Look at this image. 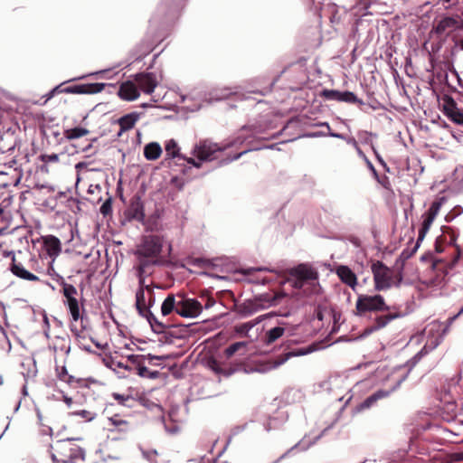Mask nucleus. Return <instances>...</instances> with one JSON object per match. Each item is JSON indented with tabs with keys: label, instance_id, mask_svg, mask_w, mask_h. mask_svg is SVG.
Here are the masks:
<instances>
[{
	"label": "nucleus",
	"instance_id": "f257e3e1",
	"mask_svg": "<svg viewBox=\"0 0 463 463\" xmlns=\"http://www.w3.org/2000/svg\"><path fill=\"white\" fill-rule=\"evenodd\" d=\"M82 291V288L78 290L76 287L62 282L63 304L71 317V330L78 335L89 328Z\"/></svg>",
	"mask_w": 463,
	"mask_h": 463
},
{
	"label": "nucleus",
	"instance_id": "f03ea898",
	"mask_svg": "<svg viewBox=\"0 0 463 463\" xmlns=\"http://www.w3.org/2000/svg\"><path fill=\"white\" fill-rule=\"evenodd\" d=\"M164 239L158 235H148L144 237L141 245L137 250L138 267L137 272L146 273L151 265H157L162 262L161 252L163 251Z\"/></svg>",
	"mask_w": 463,
	"mask_h": 463
},
{
	"label": "nucleus",
	"instance_id": "7ed1b4c3",
	"mask_svg": "<svg viewBox=\"0 0 463 463\" xmlns=\"http://www.w3.org/2000/svg\"><path fill=\"white\" fill-rule=\"evenodd\" d=\"M372 272L374 288L379 291L388 289L392 286H398L402 279L401 272L391 269L381 261L372 264Z\"/></svg>",
	"mask_w": 463,
	"mask_h": 463
},
{
	"label": "nucleus",
	"instance_id": "20e7f679",
	"mask_svg": "<svg viewBox=\"0 0 463 463\" xmlns=\"http://www.w3.org/2000/svg\"><path fill=\"white\" fill-rule=\"evenodd\" d=\"M139 287L136 292V307L141 316H145L146 310L150 309L156 303L153 287L146 284L145 273L137 272Z\"/></svg>",
	"mask_w": 463,
	"mask_h": 463
},
{
	"label": "nucleus",
	"instance_id": "39448f33",
	"mask_svg": "<svg viewBox=\"0 0 463 463\" xmlns=\"http://www.w3.org/2000/svg\"><path fill=\"white\" fill-rule=\"evenodd\" d=\"M389 310V306L386 305L384 298L381 295L361 294L357 297L355 314L358 316H363L368 312H383Z\"/></svg>",
	"mask_w": 463,
	"mask_h": 463
},
{
	"label": "nucleus",
	"instance_id": "423d86ee",
	"mask_svg": "<svg viewBox=\"0 0 463 463\" xmlns=\"http://www.w3.org/2000/svg\"><path fill=\"white\" fill-rule=\"evenodd\" d=\"M222 149L217 144L211 143L207 140L199 142L193 150V155L200 161L196 162L194 158H187L186 161L194 166L199 168L201 162L213 161L218 157V154Z\"/></svg>",
	"mask_w": 463,
	"mask_h": 463
},
{
	"label": "nucleus",
	"instance_id": "0eeeda50",
	"mask_svg": "<svg viewBox=\"0 0 463 463\" xmlns=\"http://www.w3.org/2000/svg\"><path fill=\"white\" fill-rule=\"evenodd\" d=\"M279 303V297L277 295L269 296V294H262L254 299H248L241 306V313L244 316H250L260 309H265Z\"/></svg>",
	"mask_w": 463,
	"mask_h": 463
},
{
	"label": "nucleus",
	"instance_id": "6e6552de",
	"mask_svg": "<svg viewBox=\"0 0 463 463\" xmlns=\"http://www.w3.org/2000/svg\"><path fill=\"white\" fill-rule=\"evenodd\" d=\"M42 258L45 260L49 268L47 272L51 276H55L56 271L53 267L56 256L58 255V239L52 235L43 236Z\"/></svg>",
	"mask_w": 463,
	"mask_h": 463
},
{
	"label": "nucleus",
	"instance_id": "1a4fd4ad",
	"mask_svg": "<svg viewBox=\"0 0 463 463\" xmlns=\"http://www.w3.org/2000/svg\"><path fill=\"white\" fill-rule=\"evenodd\" d=\"M60 443V453L61 454L60 461L62 463H78L84 460V451L80 446L72 443L70 439L61 440Z\"/></svg>",
	"mask_w": 463,
	"mask_h": 463
},
{
	"label": "nucleus",
	"instance_id": "9d476101",
	"mask_svg": "<svg viewBox=\"0 0 463 463\" xmlns=\"http://www.w3.org/2000/svg\"><path fill=\"white\" fill-rule=\"evenodd\" d=\"M441 202L440 201H435L433 202L428 211L422 215L423 221L421 223V227L419 230V235L418 240L415 245V248L413 251H416L417 248L419 247V244L420 241H423L426 234L428 233L430 228L431 227L434 220L436 219L437 215L439 214V212L441 208Z\"/></svg>",
	"mask_w": 463,
	"mask_h": 463
},
{
	"label": "nucleus",
	"instance_id": "9b49d317",
	"mask_svg": "<svg viewBox=\"0 0 463 463\" xmlns=\"http://www.w3.org/2000/svg\"><path fill=\"white\" fill-rule=\"evenodd\" d=\"M441 202L440 201H435L433 202L428 211L422 215L423 221L421 223V227L419 230V235L418 240L415 245V248L413 251H416L417 248L419 247V244L420 241H423L426 234L428 233L430 228L431 227L434 220L436 219L437 215L439 214V212L441 208Z\"/></svg>",
	"mask_w": 463,
	"mask_h": 463
},
{
	"label": "nucleus",
	"instance_id": "f8f14e48",
	"mask_svg": "<svg viewBox=\"0 0 463 463\" xmlns=\"http://www.w3.org/2000/svg\"><path fill=\"white\" fill-rule=\"evenodd\" d=\"M178 315L183 317H197L203 310L202 304L194 298L179 296Z\"/></svg>",
	"mask_w": 463,
	"mask_h": 463
},
{
	"label": "nucleus",
	"instance_id": "ddd939ff",
	"mask_svg": "<svg viewBox=\"0 0 463 463\" xmlns=\"http://www.w3.org/2000/svg\"><path fill=\"white\" fill-rule=\"evenodd\" d=\"M134 80L138 88L139 92L142 91L146 94L153 93L158 84L156 75L152 72H142L136 74Z\"/></svg>",
	"mask_w": 463,
	"mask_h": 463
},
{
	"label": "nucleus",
	"instance_id": "4468645a",
	"mask_svg": "<svg viewBox=\"0 0 463 463\" xmlns=\"http://www.w3.org/2000/svg\"><path fill=\"white\" fill-rule=\"evenodd\" d=\"M104 88L105 83L79 84L60 88V93L94 94L102 91Z\"/></svg>",
	"mask_w": 463,
	"mask_h": 463
},
{
	"label": "nucleus",
	"instance_id": "2eb2a0df",
	"mask_svg": "<svg viewBox=\"0 0 463 463\" xmlns=\"http://www.w3.org/2000/svg\"><path fill=\"white\" fill-rule=\"evenodd\" d=\"M324 97L329 100H335L345 103H359L363 101L359 99L354 92L351 91H339L336 90H326L323 92Z\"/></svg>",
	"mask_w": 463,
	"mask_h": 463
},
{
	"label": "nucleus",
	"instance_id": "dca6fc26",
	"mask_svg": "<svg viewBox=\"0 0 463 463\" xmlns=\"http://www.w3.org/2000/svg\"><path fill=\"white\" fill-rule=\"evenodd\" d=\"M461 21L454 17H443L433 27V31L439 35H447L459 28Z\"/></svg>",
	"mask_w": 463,
	"mask_h": 463
},
{
	"label": "nucleus",
	"instance_id": "f3484780",
	"mask_svg": "<svg viewBox=\"0 0 463 463\" xmlns=\"http://www.w3.org/2000/svg\"><path fill=\"white\" fill-rule=\"evenodd\" d=\"M60 380L66 383L72 388H90L91 384L98 383L92 379L75 378L74 376L68 374L64 366L61 368V372H60Z\"/></svg>",
	"mask_w": 463,
	"mask_h": 463
},
{
	"label": "nucleus",
	"instance_id": "a211bd4d",
	"mask_svg": "<svg viewBox=\"0 0 463 463\" xmlns=\"http://www.w3.org/2000/svg\"><path fill=\"white\" fill-rule=\"evenodd\" d=\"M38 189L40 195L43 197L47 196L51 194H52L44 199L43 198L42 204L49 210H54L58 205V196L57 194H55L54 187L47 184H41L39 185Z\"/></svg>",
	"mask_w": 463,
	"mask_h": 463
},
{
	"label": "nucleus",
	"instance_id": "6ab92c4d",
	"mask_svg": "<svg viewBox=\"0 0 463 463\" xmlns=\"http://www.w3.org/2000/svg\"><path fill=\"white\" fill-rule=\"evenodd\" d=\"M335 273L343 283L349 286L353 290H355L357 287V277L349 267L339 265L335 269Z\"/></svg>",
	"mask_w": 463,
	"mask_h": 463
},
{
	"label": "nucleus",
	"instance_id": "aec40b11",
	"mask_svg": "<svg viewBox=\"0 0 463 463\" xmlns=\"http://www.w3.org/2000/svg\"><path fill=\"white\" fill-rule=\"evenodd\" d=\"M443 107L444 112L448 118L458 125H463V111L457 108L453 99L447 98L444 99Z\"/></svg>",
	"mask_w": 463,
	"mask_h": 463
},
{
	"label": "nucleus",
	"instance_id": "412c9836",
	"mask_svg": "<svg viewBox=\"0 0 463 463\" xmlns=\"http://www.w3.org/2000/svg\"><path fill=\"white\" fill-rule=\"evenodd\" d=\"M140 95L135 80H127L121 83L118 90V96L125 100H135Z\"/></svg>",
	"mask_w": 463,
	"mask_h": 463
},
{
	"label": "nucleus",
	"instance_id": "4be33fe9",
	"mask_svg": "<svg viewBox=\"0 0 463 463\" xmlns=\"http://www.w3.org/2000/svg\"><path fill=\"white\" fill-rule=\"evenodd\" d=\"M108 420L111 426L110 432H128L132 429L131 423L118 414L109 417Z\"/></svg>",
	"mask_w": 463,
	"mask_h": 463
},
{
	"label": "nucleus",
	"instance_id": "5701e85b",
	"mask_svg": "<svg viewBox=\"0 0 463 463\" xmlns=\"http://www.w3.org/2000/svg\"><path fill=\"white\" fill-rule=\"evenodd\" d=\"M10 270L12 271V273L14 276H16L22 279L29 280V281L38 280L37 276H35L34 274H33L30 271H28L27 269H25L24 267L21 263L15 262L14 256H13V263L11 265Z\"/></svg>",
	"mask_w": 463,
	"mask_h": 463
},
{
	"label": "nucleus",
	"instance_id": "b1692460",
	"mask_svg": "<svg viewBox=\"0 0 463 463\" xmlns=\"http://www.w3.org/2000/svg\"><path fill=\"white\" fill-rule=\"evenodd\" d=\"M179 299H176L175 296L169 294L161 305V314L163 317L170 315L172 312L178 314Z\"/></svg>",
	"mask_w": 463,
	"mask_h": 463
},
{
	"label": "nucleus",
	"instance_id": "393cba45",
	"mask_svg": "<svg viewBox=\"0 0 463 463\" xmlns=\"http://www.w3.org/2000/svg\"><path fill=\"white\" fill-rule=\"evenodd\" d=\"M293 274L301 279L313 280L317 278V271L307 264H300L293 270Z\"/></svg>",
	"mask_w": 463,
	"mask_h": 463
},
{
	"label": "nucleus",
	"instance_id": "a878e982",
	"mask_svg": "<svg viewBox=\"0 0 463 463\" xmlns=\"http://www.w3.org/2000/svg\"><path fill=\"white\" fill-rule=\"evenodd\" d=\"M162 152V147L157 142H150L144 146V156L148 161L158 159Z\"/></svg>",
	"mask_w": 463,
	"mask_h": 463
},
{
	"label": "nucleus",
	"instance_id": "bb28decb",
	"mask_svg": "<svg viewBox=\"0 0 463 463\" xmlns=\"http://www.w3.org/2000/svg\"><path fill=\"white\" fill-rule=\"evenodd\" d=\"M312 351H313V349L311 347H307V348L301 347V348H298L296 350L290 351V352L285 354L281 358L276 360L274 362V364L272 367L276 368V367L281 365L282 364H284L288 359H289L291 357L305 355V354L311 353Z\"/></svg>",
	"mask_w": 463,
	"mask_h": 463
},
{
	"label": "nucleus",
	"instance_id": "cd10ccee",
	"mask_svg": "<svg viewBox=\"0 0 463 463\" xmlns=\"http://www.w3.org/2000/svg\"><path fill=\"white\" fill-rule=\"evenodd\" d=\"M137 119L138 115L137 113H130L121 117L118 119V125L120 127L121 132L133 128Z\"/></svg>",
	"mask_w": 463,
	"mask_h": 463
},
{
	"label": "nucleus",
	"instance_id": "c85d7f7f",
	"mask_svg": "<svg viewBox=\"0 0 463 463\" xmlns=\"http://www.w3.org/2000/svg\"><path fill=\"white\" fill-rule=\"evenodd\" d=\"M165 159L180 157V147L175 139H169L165 144Z\"/></svg>",
	"mask_w": 463,
	"mask_h": 463
},
{
	"label": "nucleus",
	"instance_id": "c756f323",
	"mask_svg": "<svg viewBox=\"0 0 463 463\" xmlns=\"http://www.w3.org/2000/svg\"><path fill=\"white\" fill-rule=\"evenodd\" d=\"M401 314L399 312L396 313H391L385 316H380L375 319V325L373 328L370 329L369 332H372L373 330H378L383 327H384L386 325H388L392 320L400 317Z\"/></svg>",
	"mask_w": 463,
	"mask_h": 463
},
{
	"label": "nucleus",
	"instance_id": "7c9ffc66",
	"mask_svg": "<svg viewBox=\"0 0 463 463\" xmlns=\"http://www.w3.org/2000/svg\"><path fill=\"white\" fill-rule=\"evenodd\" d=\"M265 316L258 317L256 319L235 326V332L241 335L246 336L249 331L257 324L263 320Z\"/></svg>",
	"mask_w": 463,
	"mask_h": 463
},
{
	"label": "nucleus",
	"instance_id": "2f4dec72",
	"mask_svg": "<svg viewBox=\"0 0 463 463\" xmlns=\"http://www.w3.org/2000/svg\"><path fill=\"white\" fill-rule=\"evenodd\" d=\"M285 333V327L279 326H275L266 333V343L271 344L281 337Z\"/></svg>",
	"mask_w": 463,
	"mask_h": 463
},
{
	"label": "nucleus",
	"instance_id": "473e14b6",
	"mask_svg": "<svg viewBox=\"0 0 463 463\" xmlns=\"http://www.w3.org/2000/svg\"><path fill=\"white\" fill-rule=\"evenodd\" d=\"M208 367L217 374H223L225 376H229L232 373V371L230 369H224L218 361L213 359L208 362Z\"/></svg>",
	"mask_w": 463,
	"mask_h": 463
},
{
	"label": "nucleus",
	"instance_id": "72a5a7b5",
	"mask_svg": "<svg viewBox=\"0 0 463 463\" xmlns=\"http://www.w3.org/2000/svg\"><path fill=\"white\" fill-rule=\"evenodd\" d=\"M152 328L156 332H162L165 329V326L163 323L159 322L157 318L154 316V314L150 311V309L146 310L145 316Z\"/></svg>",
	"mask_w": 463,
	"mask_h": 463
},
{
	"label": "nucleus",
	"instance_id": "f704fd0d",
	"mask_svg": "<svg viewBox=\"0 0 463 463\" xmlns=\"http://www.w3.org/2000/svg\"><path fill=\"white\" fill-rule=\"evenodd\" d=\"M88 133H89V130H87L86 128L78 127V128L65 130L64 134L67 138L73 139V138H79L83 136H86Z\"/></svg>",
	"mask_w": 463,
	"mask_h": 463
},
{
	"label": "nucleus",
	"instance_id": "c9c22d12",
	"mask_svg": "<svg viewBox=\"0 0 463 463\" xmlns=\"http://www.w3.org/2000/svg\"><path fill=\"white\" fill-rule=\"evenodd\" d=\"M37 417L40 421V433L42 436H48L49 439H52L53 434V430L47 424L43 422V416L39 411H37Z\"/></svg>",
	"mask_w": 463,
	"mask_h": 463
},
{
	"label": "nucleus",
	"instance_id": "e433bc0d",
	"mask_svg": "<svg viewBox=\"0 0 463 463\" xmlns=\"http://www.w3.org/2000/svg\"><path fill=\"white\" fill-rule=\"evenodd\" d=\"M387 392L383 391H378L373 395L369 396L363 403V407L369 408L373 405L377 400L382 399L387 396Z\"/></svg>",
	"mask_w": 463,
	"mask_h": 463
},
{
	"label": "nucleus",
	"instance_id": "4c0bfd02",
	"mask_svg": "<svg viewBox=\"0 0 463 463\" xmlns=\"http://www.w3.org/2000/svg\"><path fill=\"white\" fill-rule=\"evenodd\" d=\"M137 373L141 377H146L149 379H156V378H157V376L159 374L158 372H156V371L151 372L148 370V368H146V366H142V365H139L137 367Z\"/></svg>",
	"mask_w": 463,
	"mask_h": 463
},
{
	"label": "nucleus",
	"instance_id": "58836bf2",
	"mask_svg": "<svg viewBox=\"0 0 463 463\" xmlns=\"http://www.w3.org/2000/svg\"><path fill=\"white\" fill-rule=\"evenodd\" d=\"M247 343L245 342H237L231 345L229 347L225 349V354L228 358L232 357L238 350L242 347H245Z\"/></svg>",
	"mask_w": 463,
	"mask_h": 463
},
{
	"label": "nucleus",
	"instance_id": "ea45409f",
	"mask_svg": "<svg viewBox=\"0 0 463 463\" xmlns=\"http://www.w3.org/2000/svg\"><path fill=\"white\" fill-rule=\"evenodd\" d=\"M76 414L82 417L87 421L92 420L96 416V414L94 412H91V411H89L86 410L80 411L76 412Z\"/></svg>",
	"mask_w": 463,
	"mask_h": 463
},
{
	"label": "nucleus",
	"instance_id": "a19ab883",
	"mask_svg": "<svg viewBox=\"0 0 463 463\" xmlns=\"http://www.w3.org/2000/svg\"><path fill=\"white\" fill-rule=\"evenodd\" d=\"M143 456L149 460H153L157 456V452L156 450L143 451Z\"/></svg>",
	"mask_w": 463,
	"mask_h": 463
},
{
	"label": "nucleus",
	"instance_id": "79ce46f5",
	"mask_svg": "<svg viewBox=\"0 0 463 463\" xmlns=\"http://www.w3.org/2000/svg\"><path fill=\"white\" fill-rule=\"evenodd\" d=\"M373 151L376 156V159L378 160V162L383 165V166H386V164L385 162L383 161V157L380 156V154L378 153V151L373 146Z\"/></svg>",
	"mask_w": 463,
	"mask_h": 463
},
{
	"label": "nucleus",
	"instance_id": "37998d69",
	"mask_svg": "<svg viewBox=\"0 0 463 463\" xmlns=\"http://www.w3.org/2000/svg\"><path fill=\"white\" fill-rule=\"evenodd\" d=\"M373 151L376 156V159L378 160V162L383 165V166H386V164L385 162L383 161V157L380 156V154L378 153V151L373 146Z\"/></svg>",
	"mask_w": 463,
	"mask_h": 463
},
{
	"label": "nucleus",
	"instance_id": "c03bdc74",
	"mask_svg": "<svg viewBox=\"0 0 463 463\" xmlns=\"http://www.w3.org/2000/svg\"><path fill=\"white\" fill-rule=\"evenodd\" d=\"M366 163H367V165L369 167V169L373 172V175L378 178V174L374 168V166L373 165V164L368 160V159H365Z\"/></svg>",
	"mask_w": 463,
	"mask_h": 463
},
{
	"label": "nucleus",
	"instance_id": "a18cd8bd",
	"mask_svg": "<svg viewBox=\"0 0 463 463\" xmlns=\"http://www.w3.org/2000/svg\"><path fill=\"white\" fill-rule=\"evenodd\" d=\"M225 92L223 94H222L221 96H219L217 99H225V98H228L232 92L228 90H224Z\"/></svg>",
	"mask_w": 463,
	"mask_h": 463
},
{
	"label": "nucleus",
	"instance_id": "49530a36",
	"mask_svg": "<svg viewBox=\"0 0 463 463\" xmlns=\"http://www.w3.org/2000/svg\"><path fill=\"white\" fill-rule=\"evenodd\" d=\"M379 179V177L377 178ZM385 188H389V181L388 178L385 176L383 181L378 180Z\"/></svg>",
	"mask_w": 463,
	"mask_h": 463
},
{
	"label": "nucleus",
	"instance_id": "de8ad7c7",
	"mask_svg": "<svg viewBox=\"0 0 463 463\" xmlns=\"http://www.w3.org/2000/svg\"><path fill=\"white\" fill-rule=\"evenodd\" d=\"M63 401L67 403L68 406H71L72 403V399L68 397L67 395H63Z\"/></svg>",
	"mask_w": 463,
	"mask_h": 463
},
{
	"label": "nucleus",
	"instance_id": "09e8293b",
	"mask_svg": "<svg viewBox=\"0 0 463 463\" xmlns=\"http://www.w3.org/2000/svg\"><path fill=\"white\" fill-rule=\"evenodd\" d=\"M147 358H148V360H149L150 362H151L152 360H154V359H156V360H162V359H163V357H161V356H156V355H151V354H148V355H147Z\"/></svg>",
	"mask_w": 463,
	"mask_h": 463
},
{
	"label": "nucleus",
	"instance_id": "8fccbe9b",
	"mask_svg": "<svg viewBox=\"0 0 463 463\" xmlns=\"http://www.w3.org/2000/svg\"><path fill=\"white\" fill-rule=\"evenodd\" d=\"M114 397H115V399H116V400H118L120 403H122V402H123V401H124L123 396H122V395H120V394H114Z\"/></svg>",
	"mask_w": 463,
	"mask_h": 463
},
{
	"label": "nucleus",
	"instance_id": "3c124183",
	"mask_svg": "<svg viewBox=\"0 0 463 463\" xmlns=\"http://www.w3.org/2000/svg\"><path fill=\"white\" fill-rule=\"evenodd\" d=\"M214 303H215V301H214V300H213V299H209V300H208V303L205 305V307H206V308H209V307H213V306L214 305Z\"/></svg>",
	"mask_w": 463,
	"mask_h": 463
},
{
	"label": "nucleus",
	"instance_id": "603ef678",
	"mask_svg": "<svg viewBox=\"0 0 463 463\" xmlns=\"http://www.w3.org/2000/svg\"><path fill=\"white\" fill-rule=\"evenodd\" d=\"M51 457H52V459L53 462H55L57 460L55 454L52 451H51Z\"/></svg>",
	"mask_w": 463,
	"mask_h": 463
},
{
	"label": "nucleus",
	"instance_id": "864d4df0",
	"mask_svg": "<svg viewBox=\"0 0 463 463\" xmlns=\"http://www.w3.org/2000/svg\"><path fill=\"white\" fill-rule=\"evenodd\" d=\"M357 151H358V154H359L361 156H363L364 159H367V158L365 157V156L364 155V153L361 151V149H360V148H357Z\"/></svg>",
	"mask_w": 463,
	"mask_h": 463
},
{
	"label": "nucleus",
	"instance_id": "5fc2aeb1",
	"mask_svg": "<svg viewBox=\"0 0 463 463\" xmlns=\"http://www.w3.org/2000/svg\"><path fill=\"white\" fill-rule=\"evenodd\" d=\"M171 250H172V246H171V244H168V246H167V255L170 254Z\"/></svg>",
	"mask_w": 463,
	"mask_h": 463
},
{
	"label": "nucleus",
	"instance_id": "6e6d98bb",
	"mask_svg": "<svg viewBox=\"0 0 463 463\" xmlns=\"http://www.w3.org/2000/svg\"><path fill=\"white\" fill-rule=\"evenodd\" d=\"M105 210H107V207H106V205H105V204H103V205L101 206V212H102L103 213H106V211H105Z\"/></svg>",
	"mask_w": 463,
	"mask_h": 463
},
{
	"label": "nucleus",
	"instance_id": "4d7b16f0",
	"mask_svg": "<svg viewBox=\"0 0 463 463\" xmlns=\"http://www.w3.org/2000/svg\"><path fill=\"white\" fill-rule=\"evenodd\" d=\"M105 210H107V207H106V205H105V204H103V205L101 206V212H102L103 213H106V211H105Z\"/></svg>",
	"mask_w": 463,
	"mask_h": 463
},
{
	"label": "nucleus",
	"instance_id": "13d9d810",
	"mask_svg": "<svg viewBox=\"0 0 463 463\" xmlns=\"http://www.w3.org/2000/svg\"><path fill=\"white\" fill-rule=\"evenodd\" d=\"M58 90V86L54 87L52 90V94H53L54 92H56Z\"/></svg>",
	"mask_w": 463,
	"mask_h": 463
},
{
	"label": "nucleus",
	"instance_id": "bf43d9fd",
	"mask_svg": "<svg viewBox=\"0 0 463 463\" xmlns=\"http://www.w3.org/2000/svg\"><path fill=\"white\" fill-rule=\"evenodd\" d=\"M463 313V306H462V308L459 310V312L458 313L457 317L461 315Z\"/></svg>",
	"mask_w": 463,
	"mask_h": 463
},
{
	"label": "nucleus",
	"instance_id": "052dcab7",
	"mask_svg": "<svg viewBox=\"0 0 463 463\" xmlns=\"http://www.w3.org/2000/svg\"><path fill=\"white\" fill-rule=\"evenodd\" d=\"M440 3H449L450 0H439Z\"/></svg>",
	"mask_w": 463,
	"mask_h": 463
},
{
	"label": "nucleus",
	"instance_id": "680f3d73",
	"mask_svg": "<svg viewBox=\"0 0 463 463\" xmlns=\"http://www.w3.org/2000/svg\"><path fill=\"white\" fill-rule=\"evenodd\" d=\"M331 136L335 137H341V136H340V135H338V134H332Z\"/></svg>",
	"mask_w": 463,
	"mask_h": 463
},
{
	"label": "nucleus",
	"instance_id": "e2e57ef3",
	"mask_svg": "<svg viewBox=\"0 0 463 463\" xmlns=\"http://www.w3.org/2000/svg\"><path fill=\"white\" fill-rule=\"evenodd\" d=\"M49 447H50V449H53V447H52V444H49Z\"/></svg>",
	"mask_w": 463,
	"mask_h": 463
},
{
	"label": "nucleus",
	"instance_id": "0e129e2a",
	"mask_svg": "<svg viewBox=\"0 0 463 463\" xmlns=\"http://www.w3.org/2000/svg\"><path fill=\"white\" fill-rule=\"evenodd\" d=\"M460 47L463 50V42L461 43Z\"/></svg>",
	"mask_w": 463,
	"mask_h": 463
}]
</instances>
